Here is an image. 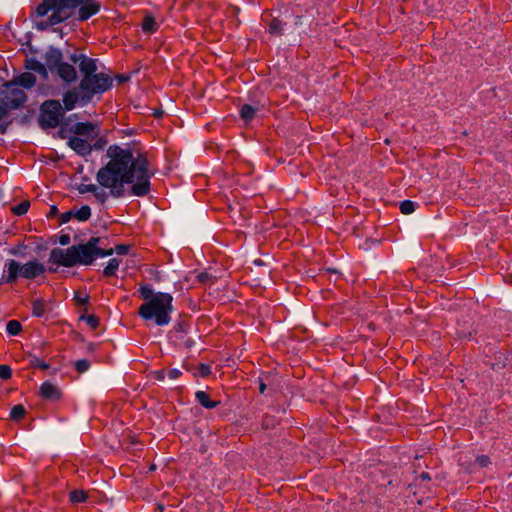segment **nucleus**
I'll use <instances>...</instances> for the list:
<instances>
[{"mask_svg": "<svg viewBox=\"0 0 512 512\" xmlns=\"http://www.w3.org/2000/svg\"><path fill=\"white\" fill-rule=\"evenodd\" d=\"M109 162L101 167L97 174V182L109 193L96 189L94 197L104 204L108 196L123 197L126 193L125 184H132L130 193L135 196H146L150 191V178L154 175L148 169L149 162L144 154L133 156L130 149H123L118 145H111L106 152Z\"/></svg>", "mask_w": 512, "mask_h": 512, "instance_id": "nucleus-1", "label": "nucleus"}, {"mask_svg": "<svg viewBox=\"0 0 512 512\" xmlns=\"http://www.w3.org/2000/svg\"><path fill=\"white\" fill-rule=\"evenodd\" d=\"M139 294L146 301L138 310V314L144 320L154 318L158 326L167 325L171 321L169 315L173 310V297L171 294L163 292L154 293L147 285H142L139 288Z\"/></svg>", "mask_w": 512, "mask_h": 512, "instance_id": "nucleus-2", "label": "nucleus"}, {"mask_svg": "<svg viewBox=\"0 0 512 512\" xmlns=\"http://www.w3.org/2000/svg\"><path fill=\"white\" fill-rule=\"evenodd\" d=\"M45 266L37 260L29 261L25 264L11 259L7 263V276H2L0 284L15 283L19 277L25 279H34L45 272Z\"/></svg>", "mask_w": 512, "mask_h": 512, "instance_id": "nucleus-3", "label": "nucleus"}, {"mask_svg": "<svg viewBox=\"0 0 512 512\" xmlns=\"http://www.w3.org/2000/svg\"><path fill=\"white\" fill-rule=\"evenodd\" d=\"M113 84L112 78L105 73H96L90 76V81L86 86L82 85V80L78 85L81 91V105L88 104L94 95L102 94L109 90Z\"/></svg>", "mask_w": 512, "mask_h": 512, "instance_id": "nucleus-4", "label": "nucleus"}, {"mask_svg": "<svg viewBox=\"0 0 512 512\" xmlns=\"http://www.w3.org/2000/svg\"><path fill=\"white\" fill-rule=\"evenodd\" d=\"M82 3L83 0H42L35 13L38 17H44L49 11H55L58 13L57 17L61 16L67 20Z\"/></svg>", "mask_w": 512, "mask_h": 512, "instance_id": "nucleus-5", "label": "nucleus"}, {"mask_svg": "<svg viewBox=\"0 0 512 512\" xmlns=\"http://www.w3.org/2000/svg\"><path fill=\"white\" fill-rule=\"evenodd\" d=\"M64 118V109L58 100H46L41 104L38 118L42 129L56 128Z\"/></svg>", "mask_w": 512, "mask_h": 512, "instance_id": "nucleus-6", "label": "nucleus"}, {"mask_svg": "<svg viewBox=\"0 0 512 512\" xmlns=\"http://www.w3.org/2000/svg\"><path fill=\"white\" fill-rule=\"evenodd\" d=\"M79 253L77 245H73L66 250L54 248L50 252L49 262L62 265L65 267H72L79 264Z\"/></svg>", "mask_w": 512, "mask_h": 512, "instance_id": "nucleus-7", "label": "nucleus"}, {"mask_svg": "<svg viewBox=\"0 0 512 512\" xmlns=\"http://www.w3.org/2000/svg\"><path fill=\"white\" fill-rule=\"evenodd\" d=\"M74 134L78 137L94 140L100 135V126L94 122H76L73 123Z\"/></svg>", "mask_w": 512, "mask_h": 512, "instance_id": "nucleus-8", "label": "nucleus"}, {"mask_svg": "<svg viewBox=\"0 0 512 512\" xmlns=\"http://www.w3.org/2000/svg\"><path fill=\"white\" fill-rule=\"evenodd\" d=\"M44 60L47 72H55V70L63 63V53L60 49L54 46H49L44 54Z\"/></svg>", "mask_w": 512, "mask_h": 512, "instance_id": "nucleus-9", "label": "nucleus"}, {"mask_svg": "<svg viewBox=\"0 0 512 512\" xmlns=\"http://www.w3.org/2000/svg\"><path fill=\"white\" fill-rule=\"evenodd\" d=\"M78 8L77 20L86 21L100 11L101 5L96 0H83Z\"/></svg>", "mask_w": 512, "mask_h": 512, "instance_id": "nucleus-10", "label": "nucleus"}, {"mask_svg": "<svg viewBox=\"0 0 512 512\" xmlns=\"http://www.w3.org/2000/svg\"><path fill=\"white\" fill-rule=\"evenodd\" d=\"M68 146L75 151L78 155L85 157L92 152L91 144L89 139L81 138L78 136H72L67 142Z\"/></svg>", "mask_w": 512, "mask_h": 512, "instance_id": "nucleus-11", "label": "nucleus"}, {"mask_svg": "<svg viewBox=\"0 0 512 512\" xmlns=\"http://www.w3.org/2000/svg\"><path fill=\"white\" fill-rule=\"evenodd\" d=\"M36 83V76L31 72H24L11 81H7L3 84L6 88L21 86L25 89L32 88Z\"/></svg>", "mask_w": 512, "mask_h": 512, "instance_id": "nucleus-12", "label": "nucleus"}, {"mask_svg": "<svg viewBox=\"0 0 512 512\" xmlns=\"http://www.w3.org/2000/svg\"><path fill=\"white\" fill-rule=\"evenodd\" d=\"M79 70L83 75L82 85L86 86L90 81V76L97 73V60L85 56L79 63Z\"/></svg>", "mask_w": 512, "mask_h": 512, "instance_id": "nucleus-13", "label": "nucleus"}, {"mask_svg": "<svg viewBox=\"0 0 512 512\" xmlns=\"http://www.w3.org/2000/svg\"><path fill=\"white\" fill-rule=\"evenodd\" d=\"M9 92L5 96L4 100L7 101L8 107L11 109H17L21 107L27 100V95L23 90L16 87L8 88Z\"/></svg>", "mask_w": 512, "mask_h": 512, "instance_id": "nucleus-14", "label": "nucleus"}, {"mask_svg": "<svg viewBox=\"0 0 512 512\" xmlns=\"http://www.w3.org/2000/svg\"><path fill=\"white\" fill-rule=\"evenodd\" d=\"M79 103L81 105V91H79L78 87L73 88L63 95V109L64 111H71L75 108L76 104Z\"/></svg>", "mask_w": 512, "mask_h": 512, "instance_id": "nucleus-15", "label": "nucleus"}, {"mask_svg": "<svg viewBox=\"0 0 512 512\" xmlns=\"http://www.w3.org/2000/svg\"><path fill=\"white\" fill-rule=\"evenodd\" d=\"M55 72L57 75L65 82L72 83L76 81L77 79V71L69 63L63 62L56 70Z\"/></svg>", "mask_w": 512, "mask_h": 512, "instance_id": "nucleus-16", "label": "nucleus"}, {"mask_svg": "<svg viewBox=\"0 0 512 512\" xmlns=\"http://www.w3.org/2000/svg\"><path fill=\"white\" fill-rule=\"evenodd\" d=\"M24 68L28 71H35L38 73L43 79L48 78V72L46 66L39 61L38 59L31 57L27 58L24 62Z\"/></svg>", "mask_w": 512, "mask_h": 512, "instance_id": "nucleus-17", "label": "nucleus"}, {"mask_svg": "<svg viewBox=\"0 0 512 512\" xmlns=\"http://www.w3.org/2000/svg\"><path fill=\"white\" fill-rule=\"evenodd\" d=\"M40 395L47 400H58L61 398V391L54 384L46 381L40 386Z\"/></svg>", "mask_w": 512, "mask_h": 512, "instance_id": "nucleus-18", "label": "nucleus"}, {"mask_svg": "<svg viewBox=\"0 0 512 512\" xmlns=\"http://www.w3.org/2000/svg\"><path fill=\"white\" fill-rule=\"evenodd\" d=\"M78 253H79V264L82 265H91L95 260V255L93 249H91L86 244L77 245Z\"/></svg>", "mask_w": 512, "mask_h": 512, "instance_id": "nucleus-19", "label": "nucleus"}, {"mask_svg": "<svg viewBox=\"0 0 512 512\" xmlns=\"http://www.w3.org/2000/svg\"><path fill=\"white\" fill-rule=\"evenodd\" d=\"M57 15H58L57 12L52 11V14L47 18V20L40 21L36 24V28L40 31H44L51 26L57 25V24L65 21L63 19V17H61V16L57 17Z\"/></svg>", "mask_w": 512, "mask_h": 512, "instance_id": "nucleus-20", "label": "nucleus"}, {"mask_svg": "<svg viewBox=\"0 0 512 512\" xmlns=\"http://www.w3.org/2000/svg\"><path fill=\"white\" fill-rule=\"evenodd\" d=\"M58 126V135L61 139L69 140L70 135L74 134L73 123H70V118H63Z\"/></svg>", "mask_w": 512, "mask_h": 512, "instance_id": "nucleus-21", "label": "nucleus"}, {"mask_svg": "<svg viewBox=\"0 0 512 512\" xmlns=\"http://www.w3.org/2000/svg\"><path fill=\"white\" fill-rule=\"evenodd\" d=\"M195 397L197 401L207 409L215 408L220 404L219 401L210 400L209 395L204 391H197Z\"/></svg>", "mask_w": 512, "mask_h": 512, "instance_id": "nucleus-22", "label": "nucleus"}, {"mask_svg": "<svg viewBox=\"0 0 512 512\" xmlns=\"http://www.w3.org/2000/svg\"><path fill=\"white\" fill-rule=\"evenodd\" d=\"M257 111L258 107L249 104H244L240 108V116L242 120H244L245 122H249L255 117Z\"/></svg>", "mask_w": 512, "mask_h": 512, "instance_id": "nucleus-23", "label": "nucleus"}, {"mask_svg": "<svg viewBox=\"0 0 512 512\" xmlns=\"http://www.w3.org/2000/svg\"><path fill=\"white\" fill-rule=\"evenodd\" d=\"M91 216V209L89 206H82L80 209H74V218L78 221H87Z\"/></svg>", "mask_w": 512, "mask_h": 512, "instance_id": "nucleus-24", "label": "nucleus"}, {"mask_svg": "<svg viewBox=\"0 0 512 512\" xmlns=\"http://www.w3.org/2000/svg\"><path fill=\"white\" fill-rule=\"evenodd\" d=\"M45 312V302L43 299H36L32 302V314L35 317L43 316Z\"/></svg>", "mask_w": 512, "mask_h": 512, "instance_id": "nucleus-25", "label": "nucleus"}, {"mask_svg": "<svg viewBox=\"0 0 512 512\" xmlns=\"http://www.w3.org/2000/svg\"><path fill=\"white\" fill-rule=\"evenodd\" d=\"M25 414H26V410H25L24 406L21 404H18L12 408L11 413H10V418L13 421H19L20 419H22L25 416Z\"/></svg>", "mask_w": 512, "mask_h": 512, "instance_id": "nucleus-26", "label": "nucleus"}, {"mask_svg": "<svg viewBox=\"0 0 512 512\" xmlns=\"http://www.w3.org/2000/svg\"><path fill=\"white\" fill-rule=\"evenodd\" d=\"M119 267V260L117 258H112L109 260L107 266L104 268L103 274L107 277L115 274Z\"/></svg>", "mask_w": 512, "mask_h": 512, "instance_id": "nucleus-27", "label": "nucleus"}, {"mask_svg": "<svg viewBox=\"0 0 512 512\" xmlns=\"http://www.w3.org/2000/svg\"><path fill=\"white\" fill-rule=\"evenodd\" d=\"M142 29L144 32L152 33L156 31L157 24L152 16H146L142 23Z\"/></svg>", "mask_w": 512, "mask_h": 512, "instance_id": "nucleus-28", "label": "nucleus"}, {"mask_svg": "<svg viewBox=\"0 0 512 512\" xmlns=\"http://www.w3.org/2000/svg\"><path fill=\"white\" fill-rule=\"evenodd\" d=\"M88 497V494L84 490H73L70 492V500L73 503H82Z\"/></svg>", "mask_w": 512, "mask_h": 512, "instance_id": "nucleus-29", "label": "nucleus"}, {"mask_svg": "<svg viewBox=\"0 0 512 512\" xmlns=\"http://www.w3.org/2000/svg\"><path fill=\"white\" fill-rule=\"evenodd\" d=\"M7 332L10 335H18L22 330V325L17 320H10L6 325Z\"/></svg>", "mask_w": 512, "mask_h": 512, "instance_id": "nucleus-30", "label": "nucleus"}, {"mask_svg": "<svg viewBox=\"0 0 512 512\" xmlns=\"http://www.w3.org/2000/svg\"><path fill=\"white\" fill-rule=\"evenodd\" d=\"M269 32L274 35H281L282 22L278 18H274L269 23Z\"/></svg>", "mask_w": 512, "mask_h": 512, "instance_id": "nucleus-31", "label": "nucleus"}, {"mask_svg": "<svg viewBox=\"0 0 512 512\" xmlns=\"http://www.w3.org/2000/svg\"><path fill=\"white\" fill-rule=\"evenodd\" d=\"M30 207L29 201H23L20 204L12 207V212L18 216L24 215L27 213L28 209Z\"/></svg>", "mask_w": 512, "mask_h": 512, "instance_id": "nucleus-32", "label": "nucleus"}, {"mask_svg": "<svg viewBox=\"0 0 512 512\" xmlns=\"http://www.w3.org/2000/svg\"><path fill=\"white\" fill-rule=\"evenodd\" d=\"M400 210L403 214H411L415 211V203L410 200H404L400 203Z\"/></svg>", "mask_w": 512, "mask_h": 512, "instance_id": "nucleus-33", "label": "nucleus"}, {"mask_svg": "<svg viewBox=\"0 0 512 512\" xmlns=\"http://www.w3.org/2000/svg\"><path fill=\"white\" fill-rule=\"evenodd\" d=\"M78 373H84L90 368V362L87 359L77 360L74 364Z\"/></svg>", "mask_w": 512, "mask_h": 512, "instance_id": "nucleus-34", "label": "nucleus"}, {"mask_svg": "<svg viewBox=\"0 0 512 512\" xmlns=\"http://www.w3.org/2000/svg\"><path fill=\"white\" fill-rule=\"evenodd\" d=\"M80 319H84L86 320L87 324L92 328V329H96L98 326H99V318L92 314V315H88V316H84L82 315L80 317Z\"/></svg>", "mask_w": 512, "mask_h": 512, "instance_id": "nucleus-35", "label": "nucleus"}, {"mask_svg": "<svg viewBox=\"0 0 512 512\" xmlns=\"http://www.w3.org/2000/svg\"><path fill=\"white\" fill-rule=\"evenodd\" d=\"M93 251H94L95 259L97 257L111 256L114 253V250L112 248L103 249L100 247H96Z\"/></svg>", "mask_w": 512, "mask_h": 512, "instance_id": "nucleus-36", "label": "nucleus"}, {"mask_svg": "<svg viewBox=\"0 0 512 512\" xmlns=\"http://www.w3.org/2000/svg\"><path fill=\"white\" fill-rule=\"evenodd\" d=\"M98 187L94 184H80L77 189L79 191V193L81 194H84V193H87V192H91L94 194V192H96V189Z\"/></svg>", "mask_w": 512, "mask_h": 512, "instance_id": "nucleus-37", "label": "nucleus"}, {"mask_svg": "<svg viewBox=\"0 0 512 512\" xmlns=\"http://www.w3.org/2000/svg\"><path fill=\"white\" fill-rule=\"evenodd\" d=\"M12 370L8 365H0V379L7 380L11 377Z\"/></svg>", "mask_w": 512, "mask_h": 512, "instance_id": "nucleus-38", "label": "nucleus"}, {"mask_svg": "<svg viewBox=\"0 0 512 512\" xmlns=\"http://www.w3.org/2000/svg\"><path fill=\"white\" fill-rule=\"evenodd\" d=\"M197 279L200 283H207V282H210L213 280H216V277L209 274L208 272H201L200 274L197 275Z\"/></svg>", "mask_w": 512, "mask_h": 512, "instance_id": "nucleus-39", "label": "nucleus"}, {"mask_svg": "<svg viewBox=\"0 0 512 512\" xmlns=\"http://www.w3.org/2000/svg\"><path fill=\"white\" fill-rule=\"evenodd\" d=\"M95 139L96 141L94 142V144L91 145L92 150H102L107 144V140L104 137L99 136Z\"/></svg>", "mask_w": 512, "mask_h": 512, "instance_id": "nucleus-40", "label": "nucleus"}, {"mask_svg": "<svg viewBox=\"0 0 512 512\" xmlns=\"http://www.w3.org/2000/svg\"><path fill=\"white\" fill-rule=\"evenodd\" d=\"M31 365L33 367H37V368H40V369H43V370H47L49 368V364L44 362L43 360L37 358V357H34L32 360H31Z\"/></svg>", "mask_w": 512, "mask_h": 512, "instance_id": "nucleus-41", "label": "nucleus"}, {"mask_svg": "<svg viewBox=\"0 0 512 512\" xmlns=\"http://www.w3.org/2000/svg\"><path fill=\"white\" fill-rule=\"evenodd\" d=\"M74 218V209H71L60 216V224H65Z\"/></svg>", "mask_w": 512, "mask_h": 512, "instance_id": "nucleus-42", "label": "nucleus"}, {"mask_svg": "<svg viewBox=\"0 0 512 512\" xmlns=\"http://www.w3.org/2000/svg\"><path fill=\"white\" fill-rule=\"evenodd\" d=\"M9 110H11V108L8 107L7 101L2 99L0 102V119L4 118L8 114Z\"/></svg>", "mask_w": 512, "mask_h": 512, "instance_id": "nucleus-43", "label": "nucleus"}, {"mask_svg": "<svg viewBox=\"0 0 512 512\" xmlns=\"http://www.w3.org/2000/svg\"><path fill=\"white\" fill-rule=\"evenodd\" d=\"M199 374L202 377H207L211 373V368L209 365L201 363L198 367Z\"/></svg>", "mask_w": 512, "mask_h": 512, "instance_id": "nucleus-44", "label": "nucleus"}, {"mask_svg": "<svg viewBox=\"0 0 512 512\" xmlns=\"http://www.w3.org/2000/svg\"><path fill=\"white\" fill-rule=\"evenodd\" d=\"M476 463L480 467H487L490 464V459L486 455H480V456H477Z\"/></svg>", "mask_w": 512, "mask_h": 512, "instance_id": "nucleus-45", "label": "nucleus"}, {"mask_svg": "<svg viewBox=\"0 0 512 512\" xmlns=\"http://www.w3.org/2000/svg\"><path fill=\"white\" fill-rule=\"evenodd\" d=\"M118 255H125L129 252L130 246L125 244H119L113 249Z\"/></svg>", "mask_w": 512, "mask_h": 512, "instance_id": "nucleus-46", "label": "nucleus"}, {"mask_svg": "<svg viewBox=\"0 0 512 512\" xmlns=\"http://www.w3.org/2000/svg\"><path fill=\"white\" fill-rule=\"evenodd\" d=\"M182 372L177 368H172L168 370V377L172 380L177 379L180 377Z\"/></svg>", "mask_w": 512, "mask_h": 512, "instance_id": "nucleus-47", "label": "nucleus"}, {"mask_svg": "<svg viewBox=\"0 0 512 512\" xmlns=\"http://www.w3.org/2000/svg\"><path fill=\"white\" fill-rule=\"evenodd\" d=\"M151 376L157 381H163L165 379V371L157 370L151 373Z\"/></svg>", "mask_w": 512, "mask_h": 512, "instance_id": "nucleus-48", "label": "nucleus"}, {"mask_svg": "<svg viewBox=\"0 0 512 512\" xmlns=\"http://www.w3.org/2000/svg\"><path fill=\"white\" fill-rule=\"evenodd\" d=\"M100 242V238L99 237H91L87 243H85L87 246H89L91 249H95L96 247H98V243Z\"/></svg>", "mask_w": 512, "mask_h": 512, "instance_id": "nucleus-49", "label": "nucleus"}, {"mask_svg": "<svg viewBox=\"0 0 512 512\" xmlns=\"http://www.w3.org/2000/svg\"><path fill=\"white\" fill-rule=\"evenodd\" d=\"M175 330L179 333H186L187 332V324L184 321L178 322L177 325L175 326Z\"/></svg>", "mask_w": 512, "mask_h": 512, "instance_id": "nucleus-50", "label": "nucleus"}, {"mask_svg": "<svg viewBox=\"0 0 512 512\" xmlns=\"http://www.w3.org/2000/svg\"><path fill=\"white\" fill-rule=\"evenodd\" d=\"M84 57H85V55H83V54H76V53H74V54L70 55L69 59L73 63H78V62L80 63L83 60Z\"/></svg>", "mask_w": 512, "mask_h": 512, "instance_id": "nucleus-51", "label": "nucleus"}, {"mask_svg": "<svg viewBox=\"0 0 512 512\" xmlns=\"http://www.w3.org/2000/svg\"><path fill=\"white\" fill-rule=\"evenodd\" d=\"M59 243L62 246H66L70 243V236L68 234H63L59 237Z\"/></svg>", "mask_w": 512, "mask_h": 512, "instance_id": "nucleus-52", "label": "nucleus"}, {"mask_svg": "<svg viewBox=\"0 0 512 512\" xmlns=\"http://www.w3.org/2000/svg\"><path fill=\"white\" fill-rule=\"evenodd\" d=\"M75 300L77 301L78 304L80 305H84L88 302L89 300V296L88 295H85L83 298L79 296L78 293L75 294Z\"/></svg>", "mask_w": 512, "mask_h": 512, "instance_id": "nucleus-53", "label": "nucleus"}, {"mask_svg": "<svg viewBox=\"0 0 512 512\" xmlns=\"http://www.w3.org/2000/svg\"><path fill=\"white\" fill-rule=\"evenodd\" d=\"M11 124V121L0 123V134H5L8 126Z\"/></svg>", "mask_w": 512, "mask_h": 512, "instance_id": "nucleus-54", "label": "nucleus"}, {"mask_svg": "<svg viewBox=\"0 0 512 512\" xmlns=\"http://www.w3.org/2000/svg\"><path fill=\"white\" fill-rule=\"evenodd\" d=\"M57 214H58V208H57V206L52 205V206L50 207V211H49L48 217H54V216H56Z\"/></svg>", "mask_w": 512, "mask_h": 512, "instance_id": "nucleus-55", "label": "nucleus"}, {"mask_svg": "<svg viewBox=\"0 0 512 512\" xmlns=\"http://www.w3.org/2000/svg\"><path fill=\"white\" fill-rule=\"evenodd\" d=\"M129 76L128 75H117L116 76V79L119 81V83H125L129 80Z\"/></svg>", "mask_w": 512, "mask_h": 512, "instance_id": "nucleus-56", "label": "nucleus"}, {"mask_svg": "<svg viewBox=\"0 0 512 512\" xmlns=\"http://www.w3.org/2000/svg\"><path fill=\"white\" fill-rule=\"evenodd\" d=\"M266 384L264 382V379L263 378H260L259 380V391L260 393H264V391L266 390Z\"/></svg>", "mask_w": 512, "mask_h": 512, "instance_id": "nucleus-57", "label": "nucleus"}, {"mask_svg": "<svg viewBox=\"0 0 512 512\" xmlns=\"http://www.w3.org/2000/svg\"><path fill=\"white\" fill-rule=\"evenodd\" d=\"M163 114H164V111H163V110H161V109H155V110L153 111V115H154V117H156V118H161V117L163 116Z\"/></svg>", "mask_w": 512, "mask_h": 512, "instance_id": "nucleus-58", "label": "nucleus"}, {"mask_svg": "<svg viewBox=\"0 0 512 512\" xmlns=\"http://www.w3.org/2000/svg\"><path fill=\"white\" fill-rule=\"evenodd\" d=\"M30 120V116L29 115H24L20 118V122L21 124H27Z\"/></svg>", "mask_w": 512, "mask_h": 512, "instance_id": "nucleus-59", "label": "nucleus"}, {"mask_svg": "<svg viewBox=\"0 0 512 512\" xmlns=\"http://www.w3.org/2000/svg\"><path fill=\"white\" fill-rule=\"evenodd\" d=\"M420 478H421L422 480H430V479H431V477H430L429 473H427V472H423V473L420 475Z\"/></svg>", "mask_w": 512, "mask_h": 512, "instance_id": "nucleus-60", "label": "nucleus"}, {"mask_svg": "<svg viewBox=\"0 0 512 512\" xmlns=\"http://www.w3.org/2000/svg\"><path fill=\"white\" fill-rule=\"evenodd\" d=\"M184 344L187 348H191L194 344V341L191 339H187Z\"/></svg>", "mask_w": 512, "mask_h": 512, "instance_id": "nucleus-61", "label": "nucleus"}, {"mask_svg": "<svg viewBox=\"0 0 512 512\" xmlns=\"http://www.w3.org/2000/svg\"><path fill=\"white\" fill-rule=\"evenodd\" d=\"M67 118H70V123H73V119H77L78 118V115L77 114H72L70 116H68Z\"/></svg>", "mask_w": 512, "mask_h": 512, "instance_id": "nucleus-62", "label": "nucleus"}, {"mask_svg": "<svg viewBox=\"0 0 512 512\" xmlns=\"http://www.w3.org/2000/svg\"><path fill=\"white\" fill-rule=\"evenodd\" d=\"M88 350H89L90 352L94 351V350H95V345H94V344H89V346H88Z\"/></svg>", "mask_w": 512, "mask_h": 512, "instance_id": "nucleus-63", "label": "nucleus"}, {"mask_svg": "<svg viewBox=\"0 0 512 512\" xmlns=\"http://www.w3.org/2000/svg\"><path fill=\"white\" fill-rule=\"evenodd\" d=\"M157 510H159L160 512H163L164 506L162 504H158L157 505Z\"/></svg>", "mask_w": 512, "mask_h": 512, "instance_id": "nucleus-64", "label": "nucleus"}]
</instances>
